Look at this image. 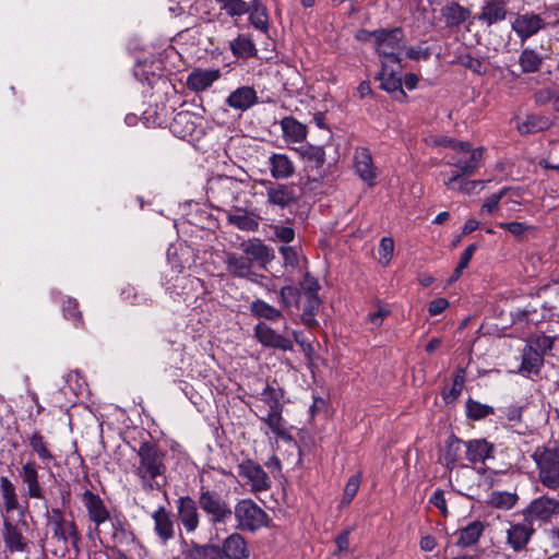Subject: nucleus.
I'll return each instance as SVG.
<instances>
[{
	"mask_svg": "<svg viewBox=\"0 0 559 559\" xmlns=\"http://www.w3.org/2000/svg\"><path fill=\"white\" fill-rule=\"evenodd\" d=\"M425 142L429 146L449 147L456 153V155L450 157L447 165L457 168L459 171L443 179L447 188L455 189V182L461 176H472L483 159V147L473 148L472 144L467 141H460L448 135L430 134L425 139Z\"/></svg>",
	"mask_w": 559,
	"mask_h": 559,
	"instance_id": "f257e3e1",
	"label": "nucleus"
},
{
	"mask_svg": "<svg viewBox=\"0 0 559 559\" xmlns=\"http://www.w3.org/2000/svg\"><path fill=\"white\" fill-rule=\"evenodd\" d=\"M139 462L135 467V475L140 479L142 489L145 492L159 490L162 484L158 478L167 471L165 463L166 451L162 450L155 442H142L138 449Z\"/></svg>",
	"mask_w": 559,
	"mask_h": 559,
	"instance_id": "f03ea898",
	"label": "nucleus"
},
{
	"mask_svg": "<svg viewBox=\"0 0 559 559\" xmlns=\"http://www.w3.org/2000/svg\"><path fill=\"white\" fill-rule=\"evenodd\" d=\"M45 508L47 534H50L52 544L60 547L63 551H69L71 548L79 551L81 535L72 512L69 513L68 518L66 512L59 507H51L49 509L48 504H46Z\"/></svg>",
	"mask_w": 559,
	"mask_h": 559,
	"instance_id": "7ed1b4c3",
	"label": "nucleus"
},
{
	"mask_svg": "<svg viewBox=\"0 0 559 559\" xmlns=\"http://www.w3.org/2000/svg\"><path fill=\"white\" fill-rule=\"evenodd\" d=\"M364 34L373 37V46L379 56L382 57V62L402 63V52L405 49V44L404 32L401 27L380 28Z\"/></svg>",
	"mask_w": 559,
	"mask_h": 559,
	"instance_id": "20e7f679",
	"label": "nucleus"
},
{
	"mask_svg": "<svg viewBox=\"0 0 559 559\" xmlns=\"http://www.w3.org/2000/svg\"><path fill=\"white\" fill-rule=\"evenodd\" d=\"M198 503L212 526L227 524L233 518V507L228 498L217 490L201 487Z\"/></svg>",
	"mask_w": 559,
	"mask_h": 559,
	"instance_id": "39448f33",
	"label": "nucleus"
},
{
	"mask_svg": "<svg viewBox=\"0 0 559 559\" xmlns=\"http://www.w3.org/2000/svg\"><path fill=\"white\" fill-rule=\"evenodd\" d=\"M82 504L86 511L87 520L90 522V526L87 528V535L91 539L97 537L103 544L100 534H102V525L105 523L112 522V519L116 515H119L120 512H110L105 501L99 497V495L93 492L90 489H86L81 495Z\"/></svg>",
	"mask_w": 559,
	"mask_h": 559,
	"instance_id": "423d86ee",
	"label": "nucleus"
},
{
	"mask_svg": "<svg viewBox=\"0 0 559 559\" xmlns=\"http://www.w3.org/2000/svg\"><path fill=\"white\" fill-rule=\"evenodd\" d=\"M540 484L550 489H559V447H538L532 454Z\"/></svg>",
	"mask_w": 559,
	"mask_h": 559,
	"instance_id": "0eeeda50",
	"label": "nucleus"
},
{
	"mask_svg": "<svg viewBox=\"0 0 559 559\" xmlns=\"http://www.w3.org/2000/svg\"><path fill=\"white\" fill-rule=\"evenodd\" d=\"M233 515L236 528L241 532L254 533L267 527L270 522L267 513L250 498L238 500L233 508Z\"/></svg>",
	"mask_w": 559,
	"mask_h": 559,
	"instance_id": "6e6552de",
	"label": "nucleus"
},
{
	"mask_svg": "<svg viewBox=\"0 0 559 559\" xmlns=\"http://www.w3.org/2000/svg\"><path fill=\"white\" fill-rule=\"evenodd\" d=\"M167 127L177 138H198L202 133V117L189 110H180L169 119Z\"/></svg>",
	"mask_w": 559,
	"mask_h": 559,
	"instance_id": "1a4fd4ad",
	"label": "nucleus"
},
{
	"mask_svg": "<svg viewBox=\"0 0 559 559\" xmlns=\"http://www.w3.org/2000/svg\"><path fill=\"white\" fill-rule=\"evenodd\" d=\"M558 514L559 499L547 495L533 499L523 510V516L532 523L534 521L546 522Z\"/></svg>",
	"mask_w": 559,
	"mask_h": 559,
	"instance_id": "9d476101",
	"label": "nucleus"
},
{
	"mask_svg": "<svg viewBox=\"0 0 559 559\" xmlns=\"http://www.w3.org/2000/svg\"><path fill=\"white\" fill-rule=\"evenodd\" d=\"M238 475L246 479L252 492H261L271 488V480L263 467L252 460H246L238 465Z\"/></svg>",
	"mask_w": 559,
	"mask_h": 559,
	"instance_id": "9b49d317",
	"label": "nucleus"
},
{
	"mask_svg": "<svg viewBox=\"0 0 559 559\" xmlns=\"http://www.w3.org/2000/svg\"><path fill=\"white\" fill-rule=\"evenodd\" d=\"M254 337L264 347L288 352L294 349V341L277 333L264 322H259L253 328Z\"/></svg>",
	"mask_w": 559,
	"mask_h": 559,
	"instance_id": "f8f14e48",
	"label": "nucleus"
},
{
	"mask_svg": "<svg viewBox=\"0 0 559 559\" xmlns=\"http://www.w3.org/2000/svg\"><path fill=\"white\" fill-rule=\"evenodd\" d=\"M20 478L25 486V497L28 499L43 500L45 506L47 499L45 490L39 481L38 466L36 462L28 461L24 463L20 469Z\"/></svg>",
	"mask_w": 559,
	"mask_h": 559,
	"instance_id": "ddd939ff",
	"label": "nucleus"
},
{
	"mask_svg": "<svg viewBox=\"0 0 559 559\" xmlns=\"http://www.w3.org/2000/svg\"><path fill=\"white\" fill-rule=\"evenodd\" d=\"M198 507V500L190 496H181L176 500L177 515L187 533H193L199 527L200 513Z\"/></svg>",
	"mask_w": 559,
	"mask_h": 559,
	"instance_id": "4468645a",
	"label": "nucleus"
},
{
	"mask_svg": "<svg viewBox=\"0 0 559 559\" xmlns=\"http://www.w3.org/2000/svg\"><path fill=\"white\" fill-rule=\"evenodd\" d=\"M535 533L533 523L523 519L522 522L510 523L507 530V544L515 551H523Z\"/></svg>",
	"mask_w": 559,
	"mask_h": 559,
	"instance_id": "2eb2a0df",
	"label": "nucleus"
},
{
	"mask_svg": "<svg viewBox=\"0 0 559 559\" xmlns=\"http://www.w3.org/2000/svg\"><path fill=\"white\" fill-rule=\"evenodd\" d=\"M354 169L356 175L369 187L376 185L377 167L371 152L367 147H357L354 153Z\"/></svg>",
	"mask_w": 559,
	"mask_h": 559,
	"instance_id": "dca6fc26",
	"label": "nucleus"
},
{
	"mask_svg": "<svg viewBox=\"0 0 559 559\" xmlns=\"http://www.w3.org/2000/svg\"><path fill=\"white\" fill-rule=\"evenodd\" d=\"M544 28L545 21L542 20V15L533 12L518 14L512 22V29L521 40H526Z\"/></svg>",
	"mask_w": 559,
	"mask_h": 559,
	"instance_id": "f3484780",
	"label": "nucleus"
},
{
	"mask_svg": "<svg viewBox=\"0 0 559 559\" xmlns=\"http://www.w3.org/2000/svg\"><path fill=\"white\" fill-rule=\"evenodd\" d=\"M402 63L391 64L390 62H382L380 72L381 87L389 93L394 94V99L401 102L400 96H405L402 88V81L399 74L402 72Z\"/></svg>",
	"mask_w": 559,
	"mask_h": 559,
	"instance_id": "a211bd4d",
	"label": "nucleus"
},
{
	"mask_svg": "<svg viewBox=\"0 0 559 559\" xmlns=\"http://www.w3.org/2000/svg\"><path fill=\"white\" fill-rule=\"evenodd\" d=\"M221 559H248L250 549L240 533H231L219 545Z\"/></svg>",
	"mask_w": 559,
	"mask_h": 559,
	"instance_id": "6ab92c4d",
	"label": "nucleus"
},
{
	"mask_svg": "<svg viewBox=\"0 0 559 559\" xmlns=\"http://www.w3.org/2000/svg\"><path fill=\"white\" fill-rule=\"evenodd\" d=\"M321 305L322 300L319 295L304 296L301 306L302 312L297 318H293V322H300L307 330L316 331L320 328V323L317 320V314Z\"/></svg>",
	"mask_w": 559,
	"mask_h": 559,
	"instance_id": "aec40b11",
	"label": "nucleus"
},
{
	"mask_svg": "<svg viewBox=\"0 0 559 559\" xmlns=\"http://www.w3.org/2000/svg\"><path fill=\"white\" fill-rule=\"evenodd\" d=\"M267 202L274 206L286 209L296 203L297 195L294 186L267 182L266 187Z\"/></svg>",
	"mask_w": 559,
	"mask_h": 559,
	"instance_id": "412c9836",
	"label": "nucleus"
},
{
	"mask_svg": "<svg viewBox=\"0 0 559 559\" xmlns=\"http://www.w3.org/2000/svg\"><path fill=\"white\" fill-rule=\"evenodd\" d=\"M154 521V533L158 537L162 545H166L175 537V522L171 512L160 506L152 514Z\"/></svg>",
	"mask_w": 559,
	"mask_h": 559,
	"instance_id": "4be33fe9",
	"label": "nucleus"
},
{
	"mask_svg": "<svg viewBox=\"0 0 559 559\" xmlns=\"http://www.w3.org/2000/svg\"><path fill=\"white\" fill-rule=\"evenodd\" d=\"M110 525V539L114 544V548H118V546L130 547L138 544V539L131 530V525L121 513L112 519Z\"/></svg>",
	"mask_w": 559,
	"mask_h": 559,
	"instance_id": "5701e85b",
	"label": "nucleus"
},
{
	"mask_svg": "<svg viewBox=\"0 0 559 559\" xmlns=\"http://www.w3.org/2000/svg\"><path fill=\"white\" fill-rule=\"evenodd\" d=\"M464 444L466 460L473 464H485L487 460L495 457V444L484 438L472 439Z\"/></svg>",
	"mask_w": 559,
	"mask_h": 559,
	"instance_id": "b1692460",
	"label": "nucleus"
},
{
	"mask_svg": "<svg viewBox=\"0 0 559 559\" xmlns=\"http://www.w3.org/2000/svg\"><path fill=\"white\" fill-rule=\"evenodd\" d=\"M219 69H194L188 76L186 84L189 90L194 92H202L209 88L214 82L221 78Z\"/></svg>",
	"mask_w": 559,
	"mask_h": 559,
	"instance_id": "393cba45",
	"label": "nucleus"
},
{
	"mask_svg": "<svg viewBox=\"0 0 559 559\" xmlns=\"http://www.w3.org/2000/svg\"><path fill=\"white\" fill-rule=\"evenodd\" d=\"M267 167L275 180H285L294 176L296 168L294 162L282 153H272L267 159Z\"/></svg>",
	"mask_w": 559,
	"mask_h": 559,
	"instance_id": "a878e982",
	"label": "nucleus"
},
{
	"mask_svg": "<svg viewBox=\"0 0 559 559\" xmlns=\"http://www.w3.org/2000/svg\"><path fill=\"white\" fill-rule=\"evenodd\" d=\"M243 253L250 258L251 263L257 262L265 269L266 264L274 259L273 250L264 245L260 239L249 240L242 243Z\"/></svg>",
	"mask_w": 559,
	"mask_h": 559,
	"instance_id": "bb28decb",
	"label": "nucleus"
},
{
	"mask_svg": "<svg viewBox=\"0 0 559 559\" xmlns=\"http://www.w3.org/2000/svg\"><path fill=\"white\" fill-rule=\"evenodd\" d=\"M227 271L236 277L248 278L257 282L258 274L252 270L253 264L250 258L245 255L229 254L226 260Z\"/></svg>",
	"mask_w": 559,
	"mask_h": 559,
	"instance_id": "cd10ccee",
	"label": "nucleus"
},
{
	"mask_svg": "<svg viewBox=\"0 0 559 559\" xmlns=\"http://www.w3.org/2000/svg\"><path fill=\"white\" fill-rule=\"evenodd\" d=\"M508 14L506 0H489L481 8L477 19L487 26L506 20Z\"/></svg>",
	"mask_w": 559,
	"mask_h": 559,
	"instance_id": "c85d7f7f",
	"label": "nucleus"
},
{
	"mask_svg": "<svg viewBox=\"0 0 559 559\" xmlns=\"http://www.w3.org/2000/svg\"><path fill=\"white\" fill-rule=\"evenodd\" d=\"M3 542L11 554L27 550V543L21 530L8 519L3 521Z\"/></svg>",
	"mask_w": 559,
	"mask_h": 559,
	"instance_id": "c756f323",
	"label": "nucleus"
},
{
	"mask_svg": "<svg viewBox=\"0 0 559 559\" xmlns=\"http://www.w3.org/2000/svg\"><path fill=\"white\" fill-rule=\"evenodd\" d=\"M174 112V107H146L141 111V122L147 128L167 127L169 116Z\"/></svg>",
	"mask_w": 559,
	"mask_h": 559,
	"instance_id": "7c9ffc66",
	"label": "nucleus"
},
{
	"mask_svg": "<svg viewBox=\"0 0 559 559\" xmlns=\"http://www.w3.org/2000/svg\"><path fill=\"white\" fill-rule=\"evenodd\" d=\"M182 544L188 546L186 539L182 538ZM187 559H221L219 545L217 544H199L191 540L189 548L182 551Z\"/></svg>",
	"mask_w": 559,
	"mask_h": 559,
	"instance_id": "2f4dec72",
	"label": "nucleus"
},
{
	"mask_svg": "<svg viewBox=\"0 0 559 559\" xmlns=\"http://www.w3.org/2000/svg\"><path fill=\"white\" fill-rule=\"evenodd\" d=\"M552 119L544 115H527L524 120H516V129L522 135L537 133L551 127Z\"/></svg>",
	"mask_w": 559,
	"mask_h": 559,
	"instance_id": "473e14b6",
	"label": "nucleus"
},
{
	"mask_svg": "<svg viewBox=\"0 0 559 559\" xmlns=\"http://www.w3.org/2000/svg\"><path fill=\"white\" fill-rule=\"evenodd\" d=\"M0 497L2 500V507L7 513L22 509L16 486L7 476H0Z\"/></svg>",
	"mask_w": 559,
	"mask_h": 559,
	"instance_id": "72a5a7b5",
	"label": "nucleus"
},
{
	"mask_svg": "<svg viewBox=\"0 0 559 559\" xmlns=\"http://www.w3.org/2000/svg\"><path fill=\"white\" fill-rule=\"evenodd\" d=\"M249 311L254 318L272 323H275L283 318L282 310L260 298H257L250 302Z\"/></svg>",
	"mask_w": 559,
	"mask_h": 559,
	"instance_id": "f704fd0d",
	"label": "nucleus"
},
{
	"mask_svg": "<svg viewBox=\"0 0 559 559\" xmlns=\"http://www.w3.org/2000/svg\"><path fill=\"white\" fill-rule=\"evenodd\" d=\"M269 429L280 439L284 441H292L293 436L286 429V420L283 417V413L267 411L265 415L259 417Z\"/></svg>",
	"mask_w": 559,
	"mask_h": 559,
	"instance_id": "c9c22d12",
	"label": "nucleus"
},
{
	"mask_svg": "<svg viewBox=\"0 0 559 559\" xmlns=\"http://www.w3.org/2000/svg\"><path fill=\"white\" fill-rule=\"evenodd\" d=\"M544 365V357L531 346L525 345L522 349V361L519 372L538 376Z\"/></svg>",
	"mask_w": 559,
	"mask_h": 559,
	"instance_id": "e433bc0d",
	"label": "nucleus"
},
{
	"mask_svg": "<svg viewBox=\"0 0 559 559\" xmlns=\"http://www.w3.org/2000/svg\"><path fill=\"white\" fill-rule=\"evenodd\" d=\"M484 524L480 521H474L468 525L456 531L459 538L456 546L465 548L475 545L484 532Z\"/></svg>",
	"mask_w": 559,
	"mask_h": 559,
	"instance_id": "4c0bfd02",
	"label": "nucleus"
},
{
	"mask_svg": "<svg viewBox=\"0 0 559 559\" xmlns=\"http://www.w3.org/2000/svg\"><path fill=\"white\" fill-rule=\"evenodd\" d=\"M469 14L466 8L455 2H451L441 9V16L449 27L460 26L468 19Z\"/></svg>",
	"mask_w": 559,
	"mask_h": 559,
	"instance_id": "58836bf2",
	"label": "nucleus"
},
{
	"mask_svg": "<svg viewBox=\"0 0 559 559\" xmlns=\"http://www.w3.org/2000/svg\"><path fill=\"white\" fill-rule=\"evenodd\" d=\"M284 390L280 386H275L271 383H266L260 394V401H262L269 411L281 412L284 409Z\"/></svg>",
	"mask_w": 559,
	"mask_h": 559,
	"instance_id": "ea45409f",
	"label": "nucleus"
},
{
	"mask_svg": "<svg viewBox=\"0 0 559 559\" xmlns=\"http://www.w3.org/2000/svg\"><path fill=\"white\" fill-rule=\"evenodd\" d=\"M283 135L290 142H301L307 135L306 127L292 117H285L281 121Z\"/></svg>",
	"mask_w": 559,
	"mask_h": 559,
	"instance_id": "a19ab883",
	"label": "nucleus"
},
{
	"mask_svg": "<svg viewBox=\"0 0 559 559\" xmlns=\"http://www.w3.org/2000/svg\"><path fill=\"white\" fill-rule=\"evenodd\" d=\"M230 50L237 58H251L257 55V48L252 39L247 35H239L230 45Z\"/></svg>",
	"mask_w": 559,
	"mask_h": 559,
	"instance_id": "79ce46f5",
	"label": "nucleus"
},
{
	"mask_svg": "<svg viewBox=\"0 0 559 559\" xmlns=\"http://www.w3.org/2000/svg\"><path fill=\"white\" fill-rule=\"evenodd\" d=\"M28 443L33 452L37 454L38 459L44 464H48L53 460V454L48 448V442L39 431L36 430L29 436Z\"/></svg>",
	"mask_w": 559,
	"mask_h": 559,
	"instance_id": "37998d69",
	"label": "nucleus"
},
{
	"mask_svg": "<svg viewBox=\"0 0 559 559\" xmlns=\"http://www.w3.org/2000/svg\"><path fill=\"white\" fill-rule=\"evenodd\" d=\"M462 440L451 433L447 440L443 452V460L447 468L453 469L460 459Z\"/></svg>",
	"mask_w": 559,
	"mask_h": 559,
	"instance_id": "c03bdc74",
	"label": "nucleus"
},
{
	"mask_svg": "<svg viewBox=\"0 0 559 559\" xmlns=\"http://www.w3.org/2000/svg\"><path fill=\"white\" fill-rule=\"evenodd\" d=\"M466 378V368L457 367L454 372L453 383L451 389L442 391V400L447 403H453L460 396Z\"/></svg>",
	"mask_w": 559,
	"mask_h": 559,
	"instance_id": "a18cd8bd",
	"label": "nucleus"
},
{
	"mask_svg": "<svg viewBox=\"0 0 559 559\" xmlns=\"http://www.w3.org/2000/svg\"><path fill=\"white\" fill-rule=\"evenodd\" d=\"M301 301V292L293 285L283 286L280 289V302L288 312L293 309H299Z\"/></svg>",
	"mask_w": 559,
	"mask_h": 559,
	"instance_id": "49530a36",
	"label": "nucleus"
},
{
	"mask_svg": "<svg viewBox=\"0 0 559 559\" xmlns=\"http://www.w3.org/2000/svg\"><path fill=\"white\" fill-rule=\"evenodd\" d=\"M257 92L251 86H240L227 97V105H255Z\"/></svg>",
	"mask_w": 559,
	"mask_h": 559,
	"instance_id": "de8ad7c7",
	"label": "nucleus"
},
{
	"mask_svg": "<svg viewBox=\"0 0 559 559\" xmlns=\"http://www.w3.org/2000/svg\"><path fill=\"white\" fill-rule=\"evenodd\" d=\"M466 417L471 420H481L489 415H493L495 409L492 406L483 404L476 400L469 397L465 403Z\"/></svg>",
	"mask_w": 559,
	"mask_h": 559,
	"instance_id": "09e8293b",
	"label": "nucleus"
},
{
	"mask_svg": "<svg viewBox=\"0 0 559 559\" xmlns=\"http://www.w3.org/2000/svg\"><path fill=\"white\" fill-rule=\"evenodd\" d=\"M301 155L316 169L322 168L325 163V151L322 145L306 144L301 146Z\"/></svg>",
	"mask_w": 559,
	"mask_h": 559,
	"instance_id": "8fccbe9b",
	"label": "nucleus"
},
{
	"mask_svg": "<svg viewBox=\"0 0 559 559\" xmlns=\"http://www.w3.org/2000/svg\"><path fill=\"white\" fill-rule=\"evenodd\" d=\"M519 63L523 72L532 73L539 70L543 58L534 49H524L519 58Z\"/></svg>",
	"mask_w": 559,
	"mask_h": 559,
	"instance_id": "3c124183",
	"label": "nucleus"
},
{
	"mask_svg": "<svg viewBox=\"0 0 559 559\" xmlns=\"http://www.w3.org/2000/svg\"><path fill=\"white\" fill-rule=\"evenodd\" d=\"M278 252L281 253L284 267L286 271H294L300 265V247L298 246H281L278 248Z\"/></svg>",
	"mask_w": 559,
	"mask_h": 559,
	"instance_id": "603ef678",
	"label": "nucleus"
},
{
	"mask_svg": "<svg viewBox=\"0 0 559 559\" xmlns=\"http://www.w3.org/2000/svg\"><path fill=\"white\" fill-rule=\"evenodd\" d=\"M221 10L225 11L227 15L242 16L250 11V5L245 0H216Z\"/></svg>",
	"mask_w": 559,
	"mask_h": 559,
	"instance_id": "864d4df0",
	"label": "nucleus"
},
{
	"mask_svg": "<svg viewBox=\"0 0 559 559\" xmlns=\"http://www.w3.org/2000/svg\"><path fill=\"white\" fill-rule=\"evenodd\" d=\"M555 337L548 335H537L532 338L526 345L531 346L535 352L540 354L543 357L552 349Z\"/></svg>",
	"mask_w": 559,
	"mask_h": 559,
	"instance_id": "5fc2aeb1",
	"label": "nucleus"
},
{
	"mask_svg": "<svg viewBox=\"0 0 559 559\" xmlns=\"http://www.w3.org/2000/svg\"><path fill=\"white\" fill-rule=\"evenodd\" d=\"M63 317L71 320L75 325L82 323V313L79 310V304L74 298H68L62 304Z\"/></svg>",
	"mask_w": 559,
	"mask_h": 559,
	"instance_id": "6e6d98bb",
	"label": "nucleus"
},
{
	"mask_svg": "<svg viewBox=\"0 0 559 559\" xmlns=\"http://www.w3.org/2000/svg\"><path fill=\"white\" fill-rule=\"evenodd\" d=\"M249 21L254 28L266 33L269 29V17L264 8L255 7L254 10L249 11Z\"/></svg>",
	"mask_w": 559,
	"mask_h": 559,
	"instance_id": "4d7b16f0",
	"label": "nucleus"
},
{
	"mask_svg": "<svg viewBox=\"0 0 559 559\" xmlns=\"http://www.w3.org/2000/svg\"><path fill=\"white\" fill-rule=\"evenodd\" d=\"M510 189L508 187H503L499 192L491 194L488 197L481 205L480 213L481 214H492L499 210V203L501 199L507 194Z\"/></svg>",
	"mask_w": 559,
	"mask_h": 559,
	"instance_id": "13d9d810",
	"label": "nucleus"
},
{
	"mask_svg": "<svg viewBox=\"0 0 559 559\" xmlns=\"http://www.w3.org/2000/svg\"><path fill=\"white\" fill-rule=\"evenodd\" d=\"M465 176H461L459 180L455 182V189L449 188L453 191H460L465 194H472L476 192L477 190H480L484 188L485 181L483 180H466L464 179Z\"/></svg>",
	"mask_w": 559,
	"mask_h": 559,
	"instance_id": "bf43d9fd",
	"label": "nucleus"
},
{
	"mask_svg": "<svg viewBox=\"0 0 559 559\" xmlns=\"http://www.w3.org/2000/svg\"><path fill=\"white\" fill-rule=\"evenodd\" d=\"M273 231V240L285 243H290L295 239V229L286 225H274L271 227Z\"/></svg>",
	"mask_w": 559,
	"mask_h": 559,
	"instance_id": "052dcab7",
	"label": "nucleus"
},
{
	"mask_svg": "<svg viewBox=\"0 0 559 559\" xmlns=\"http://www.w3.org/2000/svg\"><path fill=\"white\" fill-rule=\"evenodd\" d=\"M302 296L319 295L321 288L318 280L312 276L309 272L304 273L302 281L299 282V287Z\"/></svg>",
	"mask_w": 559,
	"mask_h": 559,
	"instance_id": "680f3d73",
	"label": "nucleus"
},
{
	"mask_svg": "<svg viewBox=\"0 0 559 559\" xmlns=\"http://www.w3.org/2000/svg\"><path fill=\"white\" fill-rule=\"evenodd\" d=\"M477 247V243H471L462 252L460 261L454 270V274L452 275V281L457 280L461 276L462 272L468 266Z\"/></svg>",
	"mask_w": 559,
	"mask_h": 559,
	"instance_id": "e2e57ef3",
	"label": "nucleus"
},
{
	"mask_svg": "<svg viewBox=\"0 0 559 559\" xmlns=\"http://www.w3.org/2000/svg\"><path fill=\"white\" fill-rule=\"evenodd\" d=\"M229 222L242 230H254L258 227V223L247 214L231 215Z\"/></svg>",
	"mask_w": 559,
	"mask_h": 559,
	"instance_id": "0e129e2a",
	"label": "nucleus"
},
{
	"mask_svg": "<svg viewBox=\"0 0 559 559\" xmlns=\"http://www.w3.org/2000/svg\"><path fill=\"white\" fill-rule=\"evenodd\" d=\"M394 240L391 237H383L379 245L380 261L388 264L393 255Z\"/></svg>",
	"mask_w": 559,
	"mask_h": 559,
	"instance_id": "69168bd1",
	"label": "nucleus"
},
{
	"mask_svg": "<svg viewBox=\"0 0 559 559\" xmlns=\"http://www.w3.org/2000/svg\"><path fill=\"white\" fill-rule=\"evenodd\" d=\"M431 53V49L424 44L406 49V57L413 60H427L430 58Z\"/></svg>",
	"mask_w": 559,
	"mask_h": 559,
	"instance_id": "338daca9",
	"label": "nucleus"
},
{
	"mask_svg": "<svg viewBox=\"0 0 559 559\" xmlns=\"http://www.w3.org/2000/svg\"><path fill=\"white\" fill-rule=\"evenodd\" d=\"M497 226L500 227V228L507 229L514 237H520L526 230L532 228V226L526 225V224L521 223V222H510V223L500 222V223L497 224Z\"/></svg>",
	"mask_w": 559,
	"mask_h": 559,
	"instance_id": "774afa93",
	"label": "nucleus"
}]
</instances>
